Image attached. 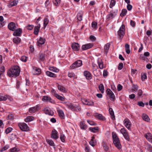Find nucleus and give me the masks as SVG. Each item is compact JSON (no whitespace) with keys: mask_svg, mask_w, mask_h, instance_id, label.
<instances>
[{"mask_svg":"<svg viewBox=\"0 0 152 152\" xmlns=\"http://www.w3.org/2000/svg\"><path fill=\"white\" fill-rule=\"evenodd\" d=\"M58 88L59 90L63 92H65L66 91L65 88L63 86H61V85H58Z\"/></svg>","mask_w":152,"mask_h":152,"instance_id":"obj_32","label":"nucleus"},{"mask_svg":"<svg viewBox=\"0 0 152 152\" xmlns=\"http://www.w3.org/2000/svg\"><path fill=\"white\" fill-rule=\"evenodd\" d=\"M94 137L92 136L91 141L89 142L90 145L93 147H94L96 144V141L94 140Z\"/></svg>","mask_w":152,"mask_h":152,"instance_id":"obj_25","label":"nucleus"},{"mask_svg":"<svg viewBox=\"0 0 152 152\" xmlns=\"http://www.w3.org/2000/svg\"><path fill=\"white\" fill-rule=\"evenodd\" d=\"M84 75L87 79H91L92 78L91 74L87 71H85L84 72Z\"/></svg>","mask_w":152,"mask_h":152,"instance_id":"obj_20","label":"nucleus"},{"mask_svg":"<svg viewBox=\"0 0 152 152\" xmlns=\"http://www.w3.org/2000/svg\"><path fill=\"white\" fill-rule=\"evenodd\" d=\"M103 148H104V150L106 151H107L109 149V147L105 144L104 143L103 145Z\"/></svg>","mask_w":152,"mask_h":152,"instance_id":"obj_62","label":"nucleus"},{"mask_svg":"<svg viewBox=\"0 0 152 152\" xmlns=\"http://www.w3.org/2000/svg\"><path fill=\"white\" fill-rule=\"evenodd\" d=\"M83 15V12L81 11L78 13L77 14V19L79 21H81L82 20V17Z\"/></svg>","mask_w":152,"mask_h":152,"instance_id":"obj_23","label":"nucleus"},{"mask_svg":"<svg viewBox=\"0 0 152 152\" xmlns=\"http://www.w3.org/2000/svg\"><path fill=\"white\" fill-rule=\"evenodd\" d=\"M82 65V61L78 60L74 62L70 66L71 69H74L81 66Z\"/></svg>","mask_w":152,"mask_h":152,"instance_id":"obj_4","label":"nucleus"},{"mask_svg":"<svg viewBox=\"0 0 152 152\" xmlns=\"http://www.w3.org/2000/svg\"><path fill=\"white\" fill-rule=\"evenodd\" d=\"M45 41V39L42 38V37H40L38 42V44L41 45H42L44 44Z\"/></svg>","mask_w":152,"mask_h":152,"instance_id":"obj_43","label":"nucleus"},{"mask_svg":"<svg viewBox=\"0 0 152 152\" xmlns=\"http://www.w3.org/2000/svg\"><path fill=\"white\" fill-rule=\"evenodd\" d=\"M20 70L18 66H15L9 69L7 72L8 75L10 77H16L18 76Z\"/></svg>","mask_w":152,"mask_h":152,"instance_id":"obj_1","label":"nucleus"},{"mask_svg":"<svg viewBox=\"0 0 152 152\" xmlns=\"http://www.w3.org/2000/svg\"><path fill=\"white\" fill-rule=\"evenodd\" d=\"M98 64L99 68L100 69H102L103 68V64L101 59L98 60Z\"/></svg>","mask_w":152,"mask_h":152,"instance_id":"obj_35","label":"nucleus"},{"mask_svg":"<svg viewBox=\"0 0 152 152\" xmlns=\"http://www.w3.org/2000/svg\"><path fill=\"white\" fill-rule=\"evenodd\" d=\"M85 123L84 121H83L80 123V127L82 129L86 130L87 129V126L85 124Z\"/></svg>","mask_w":152,"mask_h":152,"instance_id":"obj_30","label":"nucleus"},{"mask_svg":"<svg viewBox=\"0 0 152 152\" xmlns=\"http://www.w3.org/2000/svg\"><path fill=\"white\" fill-rule=\"evenodd\" d=\"M109 111L112 119L113 120H115V117L114 115V112L113 109L111 108H110L109 109Z\"/></svg>","mask_w":152,"mask_h":152,"instance_id":"obj_26","label":"nucleus"},{"mask_svg":"<svg viewBox=\"0 0 152 152\" xmlns=\"http://www.w3.org/2000/svg\"><path fill=\"white\" fill-rule=\"evenodd\" d=\"M89 130L94 133H96L98 131L99 128L98 127H90Z\"/></svg>","mask_w":152,"mask_h":152,"instance_id":"obj_36","label":"nucleus"},{"mask_svg":"<svg viewBox=\"0 0 152 152\" xmlns=\"http://www.w3.org/2000/svg\"><path fill=\"white\" fill-rule=\"evenodd\" d=\"M115 4V1L114 0H112L110 2V7L111 8H112L113 6H114Z\"/></svg>","mask_w":152,"mask_h":152,"instance_id":"obj_49","label":"nucleus"},{"mask_svg":"<svg viewBox=\"0 0 152 152\" xmlns=\"http://www.w3.org/2000/svg\"><path fill=\"white\" fill-rule=\"evenodd\" d=\"M72 48L74 50L77 51L80 49V45L78 43H74L72 45Z\"/></svg>","mask_w":152,"mask_h":152,"instance_id":"obj_13","label":"nucleus"},{"mask_svg":"<svg viewBox=\"0 0 152 152\" xmlns=\"http://www.w3.org/2000/svg\"><path fill=\"white\" fill-rule=\"evenodd\" d=\"M46 141L47 143L51 146H54V143L53 140H47Z\"/></svg>","mask_w":152,"mask_h":152,"instance_id":"obj_44","label":"nucleus"},{"mask_svg":"<svg viewBox=\"0 0 152 152\" xmlns=\"http://www.w3.org/2000/svg\"><path fill=\"white\" fill-rule=\"evenodd\" d=\"M123 67V64L122 63H120L119 64L118 67V69L119 70H121Z\"/></svg>","mask_w":152,"mask_h":152,"instance_id":"obj_57","label":"nucleus"},{"mask_svg":"<svg viewBox=\"0 0 152 152\" xmlns=\"http://www.w3.org/2000/svg\"><path fill=\"white\" fill-rule=\"evenodd\" d=\"M12 129L11 128L9 127L7 128L5 131V133L6 134H8L12 131Z\"/></svg>","mask_w":152,"mask_h":152,"instance_id":"obj_52","label":"nucleus"},{"mask_svg":"<svg viewBox=\"0 0 152 152\" xmlns=\"http://www.w3.org/2000/svg\"><path fill=\"white\" fill-rule=\"evenodd\" d=\"M27 58V57L25 56H23L21 57L20 60L22 61L25 62L26 61Z\"/></svg>","mask_w":152,"mask_h":152,"instance_id":"obj_51","label":"nucleus"},{"mask_svg":"<svg viewBox=\"0 0 152 152\" xmlns=\"http://www.w3.org/2000/svg\"><path fill=\"white\" fill-rule=\"evenodd\" d=\"M18 126L20 129L23 131H27L29 130L28 127L25 123H20L19 124Z\"/></svg>","mask_w":152,"mask_h":152,"instance_id":"obj_8","label":"nucleus"},{"mask_svg":"<svg viewBox=\"0 0 152 152\" xmlns=\"http://www.w3.org/2000/svg\"><path fill=\"white\" fill-rule=\"evenodd\" d=\"M49 22L48 19L47 18H45L44 19V28H45L48 24Z\"/></svg>","mask_w":152,"mask_h":152,"instance_id":"obj_45","label":"nucleus"},{"mask_svg":"<svg viewBox=\"0 0 152 152\" xmlns=\"http://www.w3.org/2000/svg\"><path fill=\"white\" fill-rule=\"evenodd\" d=\"M147 78L146 74L145 73H144L143 75L142 76V81H144Z\"/></svg>","mask_w":152,"mask_h":152,"instance_id":"obj_56","label":"nucleus"},{"mask_svg":"<svg viewBox=\"0 0 152 152\" xmlns=\"http://www.w3.org/2000/svg\"><path fill=\"white\" fill-rule=\"evenodd\" d=\"M46 74L48 76L50 77H56V75L55 74L48 71H46Z\"/></svg>","mask_w":152,"mask_h":152,"instance_id":"obj_27","label":"nucleus"},{"mask_svg":"<svg viewBox=\"0 0 152 152\" xmlns=\"http://www.w3.org/2000/svg\"><path fill=\"white\" fill-rule=\"evenodd\" d=\"M42 100L44 102H49L51 103H53L54 101L50 97L47 96H43Z\"/></svg>","mask_w":152,"mask_h":152,"instance_id":"obj_11","label":"nucleus"},{"mask_svg":"<svg viewBox=\"0 0 152 152\" xmlns=\"http://www.w3.org/2000/svg\"><path fill=\"white\" fill-rule=\"evenodd\" d=\"M133 88L135 89V90H134V89L132 90L133 91H137L138 89V86L137 85H135L134 84L133 85Z\"/></svg>","mask_w":152,"mask_h":152,"instance_id":"obj_58","label":"nucleus"},{"mask_svg":"<svg viewBox=\"0 0 152 152\" xmlns=\"http://www.w3.org/2000/svg\"><path fill=\"white\" fill-rule=\"evenodd\" d=\"M33 72H35L36 74H39L41 72V70L39 68L34 67L33 69Z\"/></svg>","mask_w":152,"mask_h":152,"instance_id":"obj_40","label":"nucleus"},{"mask_svg":"<svg viewBox=\"0 0 152 152\" xmlns=\"http://www.w3.org/2000/svg\"><path fill=\"white\" fill-rule=\"evenodd\" d=\"M125 50L126 53L128 54H129L130 53V51L129 49V45L126 44L125 45Z\"/></svg>","mask_w":152,"mask_h":152,"instance_id":"obj_34","label":"nucleus"},{"mask_svg":"<svg viewBox=\"0 0 152 152\" xmlns=\"http://www.w3.org/2000/svg\"><path fill=\"white\" fill-rule=\"evenodd\" d=\"M11 152H18L19 151V149L17 148H13L10 150Z\"/></svg>","mask_w":152,"mask_h":152,"instance_id":"obj_48","label":"nucleus"},{"mask_svg":"<svg viewBox=\"0 0 152 152\" xmlns=\"http://www.w3.org/2000/svg\"><path fill=\"white\" fill-rule=\"evenodd\" d=\"M112 137L113 143L115 145L118 149H120L121 148V145L117 135L115 133L113 132L112 133Z\"/></svg>","mask_w":152,"mask_h":152,"instance_id":"obj_2","label":"nucleus"},{"mask_svg":"<svg viewBox=\"0 0 152 152\" xmlns=\"http://www.w3.org/2000/svg\"><path fill=\"white\" fill-rule=\"evenodd\" d=\"M122 86L120 84H119L117 86V90L118 91H120L122 89Z\"/></svg>","mask_w":152,"mask_h":152,"instance_id":"obj_59","label":"nucleus"},{"mask_svg":"<svg viewBox=\"0 0 152 152\" xmlns=\"http://www.w3.org/2000/svg\"><path fill=\"white\" fill-rule=\"evenodd\" d=\"M16 25L15 23L12 22L9 24L8 27L10 30L14 31L17 28Z\"/></svg>","mask_w":152,"mask_h":152,"instance_id":"obj_10","label":"nucleus"},{"mask_svg":"<svg viewBox=\"0 0 152 152\" xmlns=\"http://www.w3.org/2000/svg\"><path fill=\"white\" fill-rule=\"evenodd\" d=\"M94 116L96 118L99 120L102 121H104L105 120L104 117L101 114L95 113L94 114Z\"/></svg>","mask_w":152,"mask_h":152,"instance_id":"obj_18","label":"nucleus"},{"mask_svg":"<svg viewBox=\"0 0 152 152\" xmlns=\"http://www.w3.org/2000/svg\"><path fill=\"white\" fill-rule=\"evenodd\" d=\"M49 69L50 70L56 72H58L59 70V69L56 68V67H50L49 68Z\"/></svg>","mask_w":152,"mask_h":152,"instance_id":"obj_39","label":"nucleus"},{"mask_svg":"<svg viewBox=\"0 0 152 152\" xmlns=\"http://www.w3.org/2000/svg\"><path fill=\"white\" fill-rule=\"evenodd\" d=\"M21 41L20 39L18 37H16L13 38V41L16 44H18Z\"/></svg>","mask_w":152,"mask_h":152,"instance_id":"obj_29","label":"nucleus"},{"mask_svg":"<svg viewBox=\"0 0 152 152\" xmlns=\"http://www.w3.org/2000/svg\"><path fill=\"white\" fill-rule=\"evenodd\" d=\"M142 118L143 120L145 121L148 122L150 121V119L149 118L148 116L145 113L142 114Z\"/></svg>","mask_w":152,"mask_h":152,"instance_id":"obj_22","label":"nucleus"},{"mask_svg":"<svg viewBox=\"0 0 152 152\" xmlns=\"http://www.w3.org/2000/svg\"><path fill=\"white\" fill-rule=\"evenodd\" d=\"M34 118L33 116H28L25 120V121L26 122L31 121L34 120Z\"/></svg>","mask_w":152,"mask_h":152,"instance_id":"obj_38","label":"nucleus"},{"mask_svg":"<svg viewBox=\"0 0 152 152\" xmlns=\"http://www.w3.org/2000/svg\"><path fill=\"white\" fill-rule=\"evenodd\" d=\"M40 27V25L39 24H38L37 26H35L34 31V34H35L38 35Z\"/></svg>","mask_w":152,"mask_h":152,"instance_id":"obj_24","label":"nucleus"},{"mask_svg":"<svg viewBox=\"0 0 152 152\" xmlns=\"http://www.w3.org/2000/svg\"><path fill=\"white\" fill-rule=\"evenodd\" d=\"M103 76L104 77H105L107 76L108 75V72L106 70H104L103 73Z\"/></svg>","mask_w":152,"mask_h":152,"instance_id":"obj_63","label":"nucleus"},{"mask_svg":"<svg viewBox=\"0 0 152 152\" xmlns=\"http://www.w3.org/2000/svg\"><path fill=\"white\" fill-rule=\"evenodd\" d=\"M125 26L122 25L118 31V34L120 38H123L125 34Z\"/></svg>","mask_w":152,"mask_h":152,"instance_id":"obj_7","label":"nucleus"},{"mask_svg":"<svg viewBox=\"0 0 152 152\" xmlns=\"http://www.w3.org/2000/svg\"><path fill=\"white\" fill-rule=\"evenodd\" d=\"M144 137L148 141L152 143V134L151 133H148L145 134Z\"/></svg>","mask_w":152,"mask_h":152,"instance_id":"obj_16","label":"nucleus"},{"mask_svg":"<svg viewBox=\"0 0 152 152\" xmlns=\"http://www.w3.org/2000/svg\"><path fill=\"white\" fill-rule=\"evenodd\" d=\"M99 90L102 93H103L104 92V88L103 85L102 84H100L99 86Z\"/></svg>","mask_w":152,"mask_h":152,"instance_id":"obj_41","label":"nucleus"},{"mask_svg":"<svg viewBox=\"0 0 152 152\" xmlns=\"http://www.w3.org/2000/svg\"><path fill=\"white\" fill-rule=\"evenodd\" d=\"M60 138L62 142H64L65 141L64 136V134H61L60 135Z\"/></svg>","mask_w":152,"mask_h":152,"instance_id":"obj_55","label":"nucleus"},{"mask_svg":"<svg viewBox=\"0 0 152 152\" xmlns=\"http://www.w3.org/2000/svg\"><path fill=\"white\" fill-rule=\"evenodd\" d=\"M110 46V44L109 43H107L105 45L104 48V51L106 54L107 53Z\"/></svg>","mask_w":152,"mask_h":152,"instance_id":"obj_28","label":"nucleus"},{"mask_svg":"<svg viewBox=\"0 0 152 152\" xmlns=\"http://www.w3.org/2000/svg\"><path fill=\"white\" fill-rule=\"evenodd\" d=\"M55 97L59 100L61 101H64L65 100V98L64 97L58 94H55Z\"/></svg>","mask_w":152,"mask_h":152,"instance_id":"obj_33","label":"nucleus"},{"mask_svg":"<svg viewBox=\"0 0 152 152\" xmlns=\"http://www.w3.org/2000/svg\"><path fill=\"white\" fill-rule=\"evenodd\" d=\"M39 106L37 105L35 107H31L29 109V112L31 113H34L39 110Z\"/></svg>","mask_w":152,"mask_h":152,"instance_id":"obj_17","label":"nucleus"},{"mask_svg":"<svg viewBox=\"0 0 152 152\" xmlns=\"http://www.w3.org/2000/svg\"><path fill=\"white\" fill-rule=\"evenodd\" d=\"M93 46V45L91 43L83 45L82 46V49L83 50H87L91 48Z\"/></svg>","mask_w":152,"mask_h":152,"instance_id":"obj_12","label":"nucleus"},{"mask_svg":"<svg viewBox=\"0 0 152 152\" xmlns=\"http://www.w3.org/2000/svg\"><path fill=\"white\" fill-rule=\"evenodd\" d=\"M97 25V23L95 22H93L92 23V27L94 28H96Z\"/></svg>","mask_w":152,"mask_h":152,"instance_id":"obj_54","label":"nucleus"},{"mask_svg":"<svg viewBox=\"0 0 152 152\" xmlns=\"http://www.w3.org/2000/svg\"><path fill=\"white\" fill-rule=\"evenodd\" d=\"M57 111L60 117L62 119H64L65 115L63 111L61 110H58Z\"/></svg>","mask_w":152,"mask_h":152,"instance_id":"obj_21","label":"nucleus"},{"mask_svg":"<svg viewBox=\"0 0 152 152\" xmlns=\"http://www.w3.org/2000/svg\"><path fill=\"white\" fill-rule=\"evenodd\" d=\"M51 138L55 139H58V132L56 130L53 131L51 136Z\"/></svg>","mask_w":152,"mask_h":152,"instance_id":"obj_19","label":"nucleus"},{"mask_svg":"<svg viewBox=\"0 0 152 152\" xmlns=\"http://www.w3.org/2000/svg\"><path fill=\"white\" fill-rule=\"evenodd\" d=\"M18 1H14L9 3L8 5V6L10 8L13 6H16L17 5Z\"/></svg>","mask_w":152,"mask_h":152,"instance_id":"obj_31","label":"nucleus"},{"mask_svg":"<svg viewBox=\"0 0 152 152\" xmlns=\"http://www.w3.org/2000/svg\"><path fill=\"white\" fill-rule=\"evenodd\" d=\"M7 118L8 119L10 120H12L14 119L13 115L12 114L8 115Z\"/></svg>","mask_w":152,"mask_h":152,"instance_id":"obj_50","label":"nucleus"},{"mask_svg":"<svg viewBox=\"0 0 152 152\" xmlns=\"http://www.w3.org/2000/svg\"><path fill=\"white\" fill-rule=\"evenodd\" d=\"M124 124L125 127L129 130H131L132 124L128 118H125L124 121Z\"/></svg>","mask_w":152,"mask_h":152,"instance_id":"obj_5","label":"nucleus"},{"mask_svg":"<svg viewBox=\"0 0 152 152\" xmlns=\"http://www.w3.org/2000/svg\"><path fill=\"white\" fill-rule=\"evenodd\" d=\"M5 71V67L4 66H1L0 68V72L4 73Z\"/></svg>","mask_w":152,"mask_h":152,"instance_id":"obj_64","label":"nucleus"},{"mask_svg":"<svg viewBox=\"0 0 152 152\" xmlns=\"http://www.w3.org/2000/svg\"><path fill=\"white\" fill-rule=\"evenodd\" d=\"M68 105L69 108L72 110H77V108L76 107L74 106L73 105H72V104H70Z\"/></svg>","mask_w":152,"mask_h":152,"instance_id":"obj_42","label":"nucleus"},{"mask_svg":"<svg viewBox=\"0 0 152 152\" xmlns=\"http://www.w3.org/2000/svg\"><path fill=\"white\" fill-rule=\"evenodd\" d=\"M121 132L123 135L126 140L128 141L130 140V138L127 131L124 128H122L120 130Z\"/></svg>","mask_w":152,"mask_h":152,"instance_id":"obj_6","label":"nucleus"},{"mask_svg":"<svg viewBox=\"0 0 152 152\" xmlns=\"http://www.w3.org/2000/svg\"><path fill=\"white\" fill-rule=\"evenodd\" d=\"M83 104L88 106H92L94 105V102H93L88 99H84L83 101Z\"/></svg>","mask_w":152,"mask_h":152,"instance_id":"obj_15","label":"nucleus"},{"mask_svg":"<svg viewBox=\"0 0 152 152\" xmlns=\"http://www.w3.org/2000/svg\"><path fill=\"white\" fill-rule=\"evenodd\" d=\"M7 99V96H2L0 95V101H5Z\"/></svg>","mask_w":152,"mask_h":152,"instance_id":"obj_46","label":"nucleus"},{"mask_svg":"<svg viewBox=\"0 0 152 152\" xmlns=\"http://www.w3.org/2000/svg\"><path fill=\"white\" fill-rule=\"evenodd\" d=\"M117 13V11H111L110 13L107 15L106 19L108 21L112 19L116 15Z\"/></svg>","mask_w":152,"mask_h":152,"instance_id":"obj_3","label":"nucleus"},{"mask_svg":"<svg viewBox=\"0 0 152 152\" xmlns=\"http://www.w3.org/2000/svg\"><path fill=\"white\" fill-rule=\"evenodd\" d=\"M107 94L109 95L110 99L112 101H114L115 99V95L112 91L109 89H107L106 90Z\"/></svg>","mask_w":152,"mask_h":152,"instance_id":"obj_9","label":"nucleus"},{"mask_svg":"<svg viewBox=\"0 0 152 152\" xmlns=\"http://www.w3.org/2000/svg\"><path fill=\"white\" fill-rule=\"evenodd\" d=\"M87 122L91 125H96V124L93 121L87 120Z\"/></svg>","mask_w":152,"mask_h":152,"instance_id":"obj_60","label":"nucleus"},{"mask_svg":"<svg viewBox=\"0 0 152 152\" xmlns=\"http://www.w3.org/2000/svg\"><path fill=\"white\" fill-rule=\"evenodd\" d=\"M137 105L140 106L144 107L145 106V104L141 101L138 102L137 103Z\"/></svg>","mask_w":152,"mask_h":152,"instance_id":"obj_53","label":"nucleus"},{"mask_svg":"<svg viewBox=\"0 0 152 152\" xmlns=\"http://www.w3.org/2000/svg\"><path fill=\"white\" fill-rule=\"evenodd\" d=\"M127 12V11L126 9H124L122 10V12L120 14V15L121 16H125Z\"/></svg>","mask_w":152,"mask_h":152,"instance_id":"obj_47","label":"nucleus"},{"mask_svg":"<svg viewBox=\"0 0 152 152\" xmlns=\"http://www.w3.org/2000/svg\"><path fill=\"white\" fill-rule=\"evenodd\" d=\"M22 32V31L21 28H18L14 32L13 35L14 36H20Z\"/></svg>","mask_w":152,"mask_h":152,"instance_id":"obj_14","label":"nucleus"},{"mask_svg":"<svg viewBox=\"0 0 152 152\" xmlns=\"http://www.w3.org/2000/svg\"><path fill=\"white\" fill-rule=\"evenodd\" d=\"M34 27V26L33 25H28L26 27L27 29L29 30H31Z\"/></svg>","mask_w":152,"mask_h":152,"instance_id":"obj_61","label":"nucleus"},{"mask_svg":"<svg viewBox=\"0 0 152 152\" xmlns=\"http://www.w3.org/2000/svg\"><path fill=\"white\" fill-rule=\"evenodd\" d=\"M39 59L41 61H44L45 59V54L42 53H40L38 57Z\"/></svg>","mask_w":152,"mask_h":152,"instance_id":"obj_37","label":"nucleus"}]
</instances>
